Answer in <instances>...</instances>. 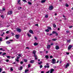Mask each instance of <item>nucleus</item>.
<instances>
[{
    "mask_svg": "<svg viewBox=\"0 0 73 73\" xmlns=\"http://www.w3.org/2000/svg\"><path fill=\"white\" fill-rule=\"evenodd\" d=\"M13 13L12 12V10L9 11L7 13V15H12Z\"/></svg>",
    "mask_w": 73,
    "mask_h": 73,
    "instance_id": "obj_1",
    "label": "nucleus"
},
{
    "mask_svg": "<svg viewBox=\"0 0 73 73\" xmlns=\"http://www.w3.org/2000/svg\"><path fill=\"white\" fill-rule=\"evenodd\" d=\"M53 64H56V59H53L52 60V62H51Z\"/></svg>",
    "mask_w": 73,
    "mask_h": 73,
    "instance_id": "obj_2",
    "label": "nucleus"
},
{
    "mask_svg": "<svg viewBox=\"0 0 73 73\" xmlns=\"http://www.w3.org/2000/svg\"><path fill=\"white\" fill-rule=\"evenodd\" d=\"M53 7L52 5H50L48 9L50 10V11L53 10Z\"/></svg>",
    "mask_w": 73,
    "mask_h": 73,
    "instance_id": "obj_3",
    "label": "nucleus"
},
{
    "mask_svg": "<svg viewBox=\"0 0 73 73\" xmlns=\"http://www.w3.org/2000/svg\"><path fill=\"white\" fill-rule=\"evenodd\" d=\"M72 48V46L71 45H69L68 47V50H70L71 49V48Z\"/></svg>",
    "mask_w": 73,
    "mask_h": 73,
    "instance_id": "obj_4",
    "label": "nucleus"
},
{
    "mask_svg": "<svg viewBox=\"0 0 73 73\" xmlns=\"http://www.w3.org/2000/svg\"><path fill=\"white\" fill-rule=\"evenodd\" d=\"M16 29V31L17 32H18L19 33L21 32V29L18 28H17Z\"/></svg>",
    "mask_w": 73,
    "mask_h": 73,
    "instance_id": "obj_5",
    "label": "nucleus"
},
{
    "mask_svg": "<svg viewBox=\"0 0 73 73\" xmlns=\"http://www.w3.org/2000/svg\"><path fill=\"white\" fill-rule=\"evenodd\" d=\"M70 66V64H69V63H67V64H66V66H65V68L66 69V68H68V66Z\"/></svg>",
    "mask_w": 73,
    "mask_h": 73,
    "instance_id": "obj_6",
    "label": "nucleus"
},
{
    "mask_svg": "<svg viewBox=\"0 0 73 73\" xmlns=\"http://www.w3.org/2000/svg\"><path fill=\"white\" fill-rule=\"evenodd\" d=\"M54 69L53 68H52L50 70V73H53V72H54Z\"/></svg>",
    "mask_w": 73,
    "mask_h": 73,
    "instance_id": "obj_7",
    "label": "nucleus"
},
{
    "mask_svg": "<svg viewBox=\"0 0 73 73\" xmlns=\"http://www.w3.org/2000/svg\"><path fill=\"white\" fill-rule=\"evenodd\" d=\"M60 48V47H59V46L58 45L56 46H55V49H56V50H58V49H59Z\"/></svg>",
    "mask_w": 73,
    "mask_h": 73,
    "instance_id": "obj_8",
    "label": "nucleus"
},
{
    "mask_svg": "<svg viewBox=\"0 0 73 73\" xmlns=\"http://www.w3.org/2000/svg\"><path fill=\"white\" fill-rule=\"evenodd\" d=\"M47 48L48 49H50V45H48L47 46Z\"/></svg>",
    "mask_w": 73,
    "mask_h": 73,
    "instance_id": "obj_9",
    "label": "nucleus"
},
{
    "mask_svg": "<svg viewBox=\"0 0 73 73\" xmlns=\"http://www.w3.org/2000/svg\"><path fill=\"white\" fill-rule=\"evenodd\" d=\"M15 37L17 38H19V37H20V35H15Z\"/></svg>",
    "mask_w": 73,
    "mask_h": 73,
    "instance_id": "obj_10",
    "label": "nucleus"
},
{
    "mask_svg": "<svg viewBox=\"0 0 73 73\" xmlns=\"http://www.w3.org/2000/svg\"><path fill=\"white\" fill-rule=\"evenodd\" d=\"M21 1L20 0H19L17 1V4H19V5H21V3H20Z\"/></svg>",
    "mask_w": 73,
    "mask_h": 73,
    "instance_id": "obj_11",
    "label": "nucleus"
},
{
    "mask_svg": "<svg viewBox=\"0 0 73 73\" xmlns=\"http://www.w3.org/2000/svg\"><path fill=\"white\" fill-rule=\"evenodd\" d=\"M29 32L30 33H32V34H34L33 31L32 30H30L29 31Z\"/></svg>",
    "mask_w": 73,
    "mask_h": 73,
    "instance_id": "obj_12",
    "label": "nucleus"
},
{
    "mask_svg": "<svg viewBox=\"0 0 73 73\" xmlns=\"http://www.w3.org/2000/svg\"><path fill=\"white\" fill-rule=\"evenodd\" d=\"M34 62H35V60H32L30 61V63H31V64H33Z\"/></svg>",
    "mask_w": 73,
    "mask_h": 73,
    "instance_id": "obj_13",
    "label": "nucleus"
},
{
    "mask_svg": "<svg viewBox=\"0 0 73 73\" xmlns=\"http://www.w3.org/2000/svg\"><path fill=\"white\" fill-rule=\"evenodd\" d=\"M36 51L35 50H34L33 51V53L34 54V55H36Z\"/></svg>",
    "mask_w": 73,
    "mask_h": 73,
    "instance_id": "obj_14",
    "label": "nucleus"
},
{
    "mask_svg": "<svg viewBox=\"0 0 73 73\" xmlns=\"http://www.w3.org/2000/svg\"><path fill=\"white\" fill-rule=\"evenodd\" d=\"M49 66L48 65L47 66H46V65L44 66V68H49Z\"/></svg>",
    "mask_w": 73,
    "mask_h": 73,
    "instance_id": "obj_15",
    "label": "nucleus"
},
{
    "mask_svg": "<svg viewBox=\"0 0 73 73\" xmlns=\"http://www.w3.org/2000/svg\"><path fill=\"white\" fill-rule=\"evenodd\" d=\"M47 28L48 29H49V30H52V28H51V27H47Z\"/></svg>",
    "mask_w": 73,
    "mask_h": 73,
    "instance_id": "obj_16",
    "label": "nucleus"
},
{
    "mask_svg": "<svg viewBox=\"0 0 73 73\" xmlns=\"http://www.w3.org/2000/svg\"><path fill=\"white\" fill-rule=\"evenodd\" d=\"M34 45L35 46H36L38 45V43L36 42H35L34 43Z\"/></svg>",
    "mask_w": 73,
    "mask_h": 73,
    "instance_id": "obj_17",
    "label": "nucleus"
},
{
    "mask_svg": "<svg viewBox=\"0 0 73 73\" xmlns=\"http://www.w3.org/2000/svg\"><path fill=\"white\" fill-rule=\"evenodd\" d=\"M27 72H29V70L28 69H26L25 70V72L27 73Z\"/></svg>",
    "mask_w": 73,
    "mask_h": 73,
    "instance_id": "obj_18",
    "label": "nucleus"
},
{
    "mask_svg": "<svg viewBox=\"0 0 73 73\" xmlns=\"http://www.w3.org/2000/svg\"><path fill=\"white\" fill-rule=\"evenodd\" d=\"M45 32H49V29H46L45 30Z\"/></svg>",
    "mask_w": 73,
    "mask_h": 73,
    "instance_id": "obj_19",
    "label": "nucleus"
},
{
    "mask_svg": "<svg viewBox=\"0 0 73 73\" xmlns=\"http://www.w3.org/2000/svg\"><path fill=\"white\" fill-rule=\"evenodd\" d=\"M45 0H43L41 1V3H45Z\"/></svg>",
    "mask_w": 73,
    "mask_h": 73,
    "instance_id": "obj_20",
    "label": "nucleus"
},
{
    "mask_svg": "<svg viewBox=\"0 0 73 73\" xmlns=\"http://www.w3.org/2000/svg\"><path fill=\"white\" fill-rule=\"evenodd\" d=\"M34 56L35 57V60H37V56H36V55H34Z\"/></svg>",
    "mask_w": 73,
    "mask_h": 73,
    "instance_id": "obj_21",
    "label": "nucleus"
},
{
    "mask_svg": "<svg viewBox=\"0 0 73 73\" xmlns=\"http://www.w3.org/2000/svg\"><path fill=\"white\" fill-rule=\"evenodd\" d=\"M53 25L54 28H56V24H53Z\"/></svg>",
    "mask_w": 73,
    "mask_h": 73,
    "instance_id": "obj_22",
    "label": "nucleus"
},
{
    "mask_svg": "<svg viewBox=\"0 0 73 73\" xmlns=\"http://www.w3.org/2000/svg\"><path fill=\"white\" fill-rule=\"evenodd\" d=\"M45 57L46 58H47V59H48V58H49V56H48V55H46Z\"/></svg>",
    "mask_w": 73,
    "mask_h": 73,
    "instance_id": "obj_23",
    "label": "nucleus"
},
{
    "mask_svg": "<svg viewBox=\"0 0 73 73\" xmlns=\"http://www.w3.org/2000/svg\"><path fill=\"white\" fill-rule=\"evenodd\" d=\"M57 32L56 31H53L52 32V34H56V33Z\"/></svg>",
    "mask_w": 73,
    "mask_h": 73,
    "instance_id": "obj_24",
    "label": "nucleus"
},
{
    "mask_svg": "<svg viewBox=\"0 0 73 73\" xmlns=\"http://www.w3.org/2000/svg\"><path fill=\"white\" fill-rule=\"evenodd\" d=\"M52 41H56L57 40V39L56 38H53L52 40Z\"/></svg>",
    "mask_w": 73,
    "mask_h": 73,
    "instance_id": "obj_25",
    "label": "nucleus"
},
{
    "mask_svg": "<svg viewBox=\"0 0 73 73\" xmlns=\"http://www.w3.org/2000/svg\"><path fill=\"white\" fill-rule=\"evenodd\" d=\"M27 35L29 37H30L31 36H32V35H29V34H27Z\"/></svg>",
    "mask_w": 73,
    "mask_h": 73,
    "instance_id": "obj_26",
    "label": "nucleus"
},
{
    "mask_svg": "<svg viewBox=\"0 0 73 73\" xmlns=\"http://www.w3.org/2000/svg\"><path fill=\"white\" fill-rule=\"evenodd\" d=\"M23 69V66H21L20 67V69L19 70H21Z\"/></svg>",
    "mask_w": 73,
    "mask_h": 73,
    "instance_id": "obj_27",
    "label": "nucleus"
},
{
    "mask_svg": "<svg viewBox=\"0 0 73 73\" xmlns=\"http://www.w3.org/2000/svg\"><path fill=\"white\" fill-rule=\"evenodd\" d=\"M65 6L66 7H69V5L68 4V3H66Z\"/></svg>",
    "mask_w": 73,
    "mask_h": 73,
    "instance_id": "obj_28",
    "label": "nucleus"
},
{
    "mask_svg": "<svg viewBox=\"0 0 73 73\" xmlns=\"http://www.w3.org/2000/svg\"><path fill=\"white\" fill-rule=\"evenodd\" d=\"M6 43L7 44H10V43H11V42H9L8 41H7L6 42Z\"/></svg>",
    "mask_w": 73,
    "mask_h": 73,
    "instance_id": "obj_29",
    "label": "nucleus"
},
{
    "mask_svg": "<svg viewBox=\"0 0 73 73\" xmlns=\"http://www.w3.org/2000/svg\"><path fill=\"white\" fill-rule=\"evenodd\" d=\"M42 63V62L41 61L40 62H38V65H41Z\"/></svg>",
    "mask_w": 73,
    "mask_h": 73,
    "instance_id": "obj_30",
    "label": "nucleus"
},
{
    "mask_svg": "<svg viewBox=\"0 0 73 73\" xmlns=\"http://www.w3.org/2000/svg\"><path fill=\"white\" fill-rule=\"evenodd\" d=\"M28 4H29V5H32V3L29 1L28 2Z\"/></svg>",
    "mask_w": 73,
    "mask_h": 73,
    "instance_id": "obj_31",
    "label": "nucleus"
},
{
    "mask_svg": "<svg viewBox=\"0 0 73 73\" xmlns=\"http://www.w3.org/2000/svg\"><path fill=\"white\" fill-rule=\"evenodd\" d=\"M1 18H2V19H4V16H3V15H1Z\"/></svg>",
    "mask_w": 73,
    "mask_h": 73,
    "instance_id": "obj_32",
    "label": "nucleus"
},
{
    "mask_svg": "<svg viewBox=\"0 0 73 73\" xmlns=\"http://www.w3.org/2000/svg\"><path fill=\"white\" fill-rule=\"evenodd\" d=\"M71 40V39H69V40H67V42L70 43V40Z\"/></svg>",
    "mask_w": 73,
    "mask_h": 73,
    "instance_id": "obj_33",
    "label": "nucleus"
},
{
    "mask_svg": "<svg viewBox=\"0 0 73 73\" xmlns=\"http://www.w3.org/2000/svg\"><path fill=\"white\" fill-rule=\"evenodd\" d=\"M24 61L25 62H27V61H28V60L27 59H24Z\"/></svg>",
    "mask_w": 73,
    "mask_h": 73,
    "instance_id": "obj_34",
    "label": "nucleus"
},
{
    "mask_svg": "<svg viewBox=\"0 0 73 73\" xmlns=\"http://www.w3.org/2000/svg\"><path fill=\"white\" fill-rule=\"evenodd\" d=\"M23 1V2H25L26 3H27V0H22Z\"/></svg>",
    "mask_w": 73,
    "mask_h": 73,
    "instance_id": "obj_35",
    "label": "nucleus"
},
{
    "mask_svg": "<svg viewBox=\"0 0 73 73\" xmlns=\"http://www.w3.org/2000/svg\"><path fill=\"white\" fill-rule=\"evenodd\" d=\"M15 61H17V62H19V60L18 59H15Z\"/></svg>",
    "mask_w": 73,
    "mask_h": 73,
    "instance_id": "obj_36",
    "label": "nucleus"
},
{
    "mask_svg": "<svg viewBox=\"0 0 73 73\" xmlns=\"http://www.w3.org/2000/svg\"><path fill=\"white\" fill-rule=\"evenodd\" d=\"M6 57L7 58H9L11 57L9 56H6Z\"/></svg>",
    "mask_w": 73,
    "mask_h": 73,
    "instance_id": "obj_37",
    "label": "nucleus"
},
{
    "mask_svg": "<svg viewBox=\"0 0 73 73\" xmlns=\"http://www.w3.org/2000/svg\"><path fill=\"white\" fill-rule=\"evenodd\" d=\"M10 70H11V71H13V68H12L11 67V68Z\"/></svg>",
    "mask_w": 73,
    "mask_h": 73,
    "instance_id": "obj_38",
    "label": "nucleus"
},
{
    "mask_svg": "<svg viewBox=\"0 0 73 73\" xmlns=\"http://www.w3.org/2000/svg\"><path fill=\"white\" fill-rule=\"evenodd\" d=\"M8 38H9V37L8 36H6L5 38L6 40H7V39H8Z\"/></svg>",
    "mask_w": 73,
    "mask_h": 73,
    "instance_id": "obj_39",
    "label": "nucleus"
},
{
    "mask_svg": "<svg viewBox=\"0 0 73 73\" xmlns=\"http://www.w3.org/2000/svg\"><path fill=\"white\" fill-rule=\"evenodd\" d=\"M2 71V69H1V68H0V73H1Z\"/></svg>",
    "mask_w": 73,
    "mask_h": 73,
    "instance_id": "obj_40",
    "label": "nucleus"
},
{
    "mask_svg": "<svg viewBox=\"0 0 73 73\" xmlns=\"http://www.w3.org/2000/svg\"><path fill=\"white\" fill-rule=\"evenodd\" d=\"M66 32L67 33H69V31L68 30H67V31H66Z\"/></svg>",
    "mask_w": 73,
    "mask_h": 73,
    "instance_id": "obj_41",
    "label": "nucleus"
},
{
    "mask_svg": "<svg viewBox=\"0 0 73 73\" xmlns=\"http://www.w3.org/2000/svg\"><path fill=\"white\" fill-rule=\"evenodd\" d=\"M48 17V16L47 15H46L45 16V17L46 18H47Z\"/></svg>",
    "mask_w": 73,
    "mask_h": 73,
    "instance_id": "obj_42",
    "label": "nucleus"
},
{
    "mask_svg": "<svg viewBox=\"0 0 73 73\" xmlns=\"http://www.w3.org/2000/svg\"><path fill=\"white\" fill-rule=\"evenodd\" d=\"M6 54V53L4 52L2 54V55H5V54Z\"/></svg>",
    "mask_w": 73,
    "mask_h": 73,
    "instance_id": "obj_43",
    "label": "nucleus"
},
{
    "mask_svg": "<svg viewBox=\"0 0 73 73\" xmlns=\"http://www.w3.org/2000/svg\"><path fill=\"white\" fill-rule=\"evenodd\" d=\"M31 67V64H29L28 65V68H29Z\"/></svg>",
    "mask_w": 73,
    "mask_h": 73,
    "instance_id": "obj_44",
    "label": "nucleus"
},
{
    "mask_svg": "<svg viewBox=\"0 0 73 73\" xmlns=\"http://www.w3.org/2000/svg\"><path fill=\"white\" fill-rule=\"evenodd\" d=\"M42 65H40V69H41V68H42Z\"/></svg>",
    "mask_w": 73,
    "mask_h": 73,
    "instance_id": "obj_45",
    "label": "nucleus"
},
{
    "mask_svg": "<svg viewBox=\"0 0 73 73\" xmlns=\"http://www.w3.org/2000/svg\"><path fill=\"white\" fill-rule=\"evenodd\" d=\"M50 58H53V56H50Z\"/></svg>",
    "mask_w": 73,
    "mask_h": 73,
    "instance_id": "obj_46",
    "label": "nucleus"
},
{
    "mask_svg": "<svg viewBox=\"0 0 73 73\" xmlns=\"http://www.w3.org/2000/svg\"><path fill=\"white\" fill-rule=\"evenodd\" d=\"M23 61H21L20 62L21 64H23Z\"/></svg>",
    "mask_w": 73,
    "mask_h": 73,
    "instance_id": "obj_47",
    "label": "nucleus"
},
{
    "mask_svg": "<svg viewBox=\"0 0 73 73\" xmlns=\"http://www.w3.org/2000/svg\"><path fill=\"white\" fill-rule=\"evenodd\" d=\"M2 10L3 11H5V8H3L2 9Z\"/></svg>",
    "mask_w": 73,
    "mask_h": 73,
    "instance_id": "obj_48",
    "label": "nucleus"
},
{
    "mask_svg": "<svg viewBox=\"0 0 73 73\" xmlns=\"http://www.w3.org/2000/svg\"><path fill=\"white\" fill-rule=\"evenodd\" d=\"M6 33H7V34H8V33H9V31H7L6 32Z\"/></svg>",
    "mask_w": 73,
    "mask_h": 73,
    "instance_id": "obj_49",
    "label": "nucleus"
},
{
    "mask_svg": "<svg viewBox=\"0 0 73 73\" xmlns=\"http://www.w3.org/2000/svg\"><path fill=\"white\" fill-rule=\"evenodd\" d=\"M35 26H37V27H38V24H35Z\"/></svg>",
    "mask_w": 73,
    "mask_h": 73,
    "instance_id": "obj_50",
    "label": "nucleus"
},
{
    "mask_svg": "<svg viewBox=\"0 0 73 73\" xmlns=\"http://www.w3.org/2000/svg\"><path fill=\"white\" fill-rule=\"evenodd\" d=\"M73 27V26H70L69 27V28H72Z\"/></svg>",
    "mask_w": 73,
    "mask_h": 73,
    "instance_id": "obj_51",
    "label": "nucleus"
},
{
    "mask_svg": "<svg viewBox=\"0 0 73 73\" xmlns=\"http://www.w3.org/2000/svg\"><path fill=\"white\" fill-rule=\"evenodd\" d=\"M13 65H15V64H16V62H14L13 63Z\"/></svg>",
    "mask_w": 73,
    "mask_h": 73,
    "instance_id": "obj_52",
    "label": "nucleus"
},
{
    "mask_svg": "<svg viewBox=\"0 0 73 73\" xmlns=\"http://www.w3.org/2000/svg\"><path fill=\"white\" fill-rule=\"evenodd\" d=\"M53 43H51L50 45V46H51V45H53Z\"/></svg>",
    "mask_w": 73,
    "mask_h": 73,
    "instance_id": "obj_53",
    "label": "nucleus"
},
{
    "mask_svg": "<svg viewBox=\"0 0 73 73\" xmlns=\"http://www.w3.org/2000/svg\"><path fill=\"white\" fill-rule=\"evenodd\" d=\"M35 40H37V37H35Z\"/></svg>",
    "mask_w": 73,
    "mask_h": 73,
    "instance_id": "obj_54",
    "label": "nucleus"
},
{
    "mask_svg": "<svg viewBox=\"0 0 73 73\" xmlns=\"http://www.w3.org/2000/svg\"><path fill=\"white\" fill-rule=\"evenodd\" d=\"M6 62H9V60L7 59L6 60Z\"/></svg>",
    "mask_w": 73,
    "mask_h": 73,
    "instance_id": "obj_55",
    "label": "nucleus"
},
{
    "mask_svg": "<svg viewBox=\"0 0 73 73\" xmlns=\"http://www.w3.org/2000/svg\"><path fill=\"white\" fill-rule=\"evenodd\" d=\"M0 41H2V38H0Z\"/></svg>",
    "mask_w": 73,
    "mask_h": 73,
    "instance_id": "obj_56",
    "label": "nucleus"
},
{
    "mask_svg": "<svg viewBox=\"0 0 73 73\" xmlns=\"http://www.w3.org/2000/svg\"><path fill=\"white\" fill-rule=\"evenodd\" d=\"M46 53L47 54V53H48V51H46Z\"/></svg>",
    "mask_w": 73,
    "mask_h": 73,
    "instance_id": "obj_57",
    "label": "nucleus"
},
{
    "mask_svg": "<svg viewBox=\"0 0 73 73\" xmlns=\"http://www.w3.org/2000/svg\"><path fill=\"white\" fill-rule=\"evenodd\" d=\"M52 35H53V34L52 33L50 34L49 36H52Z\"/></svg>",
    "mask_w": 73,
    "mask_h": 73,
    "instance_id": "obj_58",
    "label": "nucleus"
},
{
    "mask_svg": "<svg viewBox=\"0 0 73 73\" xmlns=\"http://www.w3.org/2000/svg\"><path fill=\"white\" fill-rule=\"evenodd\" d=\"M1 36H4V35H3V34H1Z\"/></svg>",
    "mask_w": 73,
    "mask_h": 73,
    "instance_id": "obj_59",
    "label": "nucleus"
},
{
    "mask_svg": "<svg viewBox=\"0 0 73 73\" xmlns=\"http://www.w3.org/2000/svg\"><path fill=\"white\" fill-rule=\"evenodd\" d=\"M55 34H56V36H58V33H56Z\"/></svg>",
    "mask_w": 73,
    "mask_h": 73,
    "instance_id": "obj_60",
    "label": "nucleus"
},
{
    "mask_svg": "<svg viewBox=\"0 0 73 73\" xmlns=\"http://www.w3.org/2000/svg\"><path fill=\"white\" fill-rule=\"evenodd\" d=\"M11 34H12V35H14V33H13L12 32Z\"/></svg>",
    "mask_w": 73,
    "mask_h": 73,
    "instance_id": "obj_61",
    "label": "nucleus"
},
{
    "mask_svg": "<svg viewBox=\"0 0 73 73\" xmlns=\"http://www.w3.org/2000/svg\"><path fill=\"white\" fill-rule=\"evenodd\" d=\"M19 58H20V57H17V59H19Z\"/></svg>",
    "mask_w": 73,
    "mask_h": 73,
    "instance_id": "obj_62",
    "label": "nucleus"
},
{
    "mask_svg": "<svg viewBox=\"0 0 73 73\" xmlns=\"http://www.w3.org/2000/svg\"><path fill=\"white\" fill-rule=\"evenodd\" d=\"M0 50H3V48H0Z\"/></svg>",
    "mask_w": 73,
    "mask_h": 73,
    "instance_id": "obj_63",
    "label": "nucleus"
},
{
    "mask_svg": "<svg viewBox=\"0 0 73 73\" xmlns=\"http://www.w3.org/2000/svg\"><path fill=\"white\" fill-rule=\"evenodd\" d=\"M41 73H44V71H41Z\"/></svg>",
    "mask_w": 73,
    "mask_h": 73,
    "instance_id": "obj_64",
    "label": "nucleus"
}]
</instances>
